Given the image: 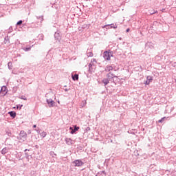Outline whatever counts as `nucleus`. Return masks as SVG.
<instances>
[{"mask_svg": "<svg viewBox=\"0 0 176 176\" xmlns=\"http://www.w3.org/2000/svg\"><path fill=\"white\" fill-rule=\"evenodd\" d=\"M106 77L109 82H111V83H114L115 85H116L114 78H118V76L113 74V73L109 72L106 75Z\"/></svg>", "mask_w": 176, "mask_h": 176, "instance_id": "f257e3e1", "label": "nucleus"}, {"mask_svg": "<svg viewBox=\"0 0 176 176\" xmlns=\"http://www.w3.org/2000/svg\"><path fill=\"white\" fill-rule=\"evenodd\" d=\"M72 164L74 167H82L85 162H82L81 160H76L72 162Z\"/></svg>", "mask_w": 176, "mask_h": 176, "instance_id": "f03ea898", "label": "nucleus"}, {"mask_svg": "<svg viewBox=\"0 0 176 176\" xmlns=\"http://www.w3.org/2000/svg\"><path fill=\"white\" fill-rule=\"evenodd\" d=\"M103 28H106V30H109V28H113L114 30H116V28H118V25L116 23L107 24L104 25Z\"/></svg>", "mask_w": 176, "mask_h": 176, "instance_id": "7ed1b4c3", "label": "nucleus"}, {"mask_svg": "<svg viewBox=\"0 0 176 176\" xmlns=\"http://www.w3.org/2000/svg\"><path fill=\"white\" fill-rule=\"evenodd\" d=\"M79 126L74 125V127L70 126L69 127V132L70 134H76V131L79 130Z\"/></svg>", "mask_w": 176, "mask_h": 176, "instance_id": "20e7f679", "label": "nucleus"}, {"mask_svg": "<svg viewBox=\"0 0 176 176\" xmlns=\"http://www.w3.org/2000/svg\"><path fill=\"white\" fill-rule=\"evenodd\" d=\"M46 102L49 105L50 108H53V107L56 105V102H54V100H53V99L51 98L47 99Z\"/></svg>", "mask_w": 176, "mask_h": 176, "instance_id": "39448f33", "label": "nucleus"}, {"mask_svg": "<svg viewBox=\"0 0 176 176\" xmlns=\"http://www.w3.org/2000/svg\"><path fill=\"white\" fill-rule=\"evenodd\" d=\"M54 39L60 42L61 41V33L60 31H57L54 33Z\"/></svg>", "mask_w": 176, "mask_h": 176, "instance_id": "423d86ee", "label": "nucleus"}, {"mask_svg": "<svg viewBox=\"0 0 176 176\" xmlns=\"http://www.w3.org/2000/svg\"><path fill=\"white\" fill-rule=\"evenodd\" d=\"M17 138L18 140H21L22 138L25 140V138H27V133H25L24 131H21L19 133V138L18 137Z\"/></svg>", "mask_w": 176, "mask_h": 176, "instance_id": "0eeeda50", "label": "nucleus"}, {"mask_svg": "<svg viewBox=\"0 0 176 176\" xmlns=\"http://www.w3.org/2000/svg\"><path fill=\"white\" fill-rule=\"evenodd\" d=\"M103 57L104 60H107V61H109L111 60V57L109 56V51H104L103 53Z\"/></svg>", "mask_w": 176, "mask_h": 176, "instance_id": "6e6552de", "label": "nucleus"}, {"mask_svg": "<svg viewBox=\"0 0 176 176\" xmlns=\"http://www.w3.org/2000/svg\"><path fill=\"white\" fill-rule=\"evenodd\" d=\"M0 93H1L3 96H6V94H8V87L6 86L1 87Z\"/></svg>", "mask_w": 176, "mask_h": 176, "instance_id": "1a4fd4ad", "label": "nucleus"}, {"mask_svg": "<svg viewBox=\"0 0 176 176\" xmlns=\"http://www.w3.org/2000/svg\"><path fill=\"white\" fill-rule=\"evenodd\" d=\"M153 80V77L151 76H148L146 77V80L144 81V85H149V83H151V82H152Z\"/></svg>", "mask_w": 176, "mask_h": 176, "instance_id": "9d476101", "label": "nucleus"}, {"mask_svg": "<svg viewBox=\"0 0 176 176\" xmlns=\"http://www.w3.org/2000/svg\"><path fill=\"white\" fill-rule=\"evenodd\" d=\"M89 72L91 74V72H94L96 71V69L94 68V65L93 63H89Z\"/></svg>", "mask_w": 176, "mask_h": 176, "instance_id": "9b49d317", "label": "nucleus"}, {"mask_svg": "<svg viewBox=\"0 0 176 176\" xmlns=\"http://www.w3.org/2000/svg\"><path fill=\"white\" fill-rule=\"evenodd\" d=\"M8 115H10V118H12V119H14L17 115L16 111H9Z\"/></svg>", "mask_w": 176, "mask_h": 176, "instance_id": "f8f14e48", "label": "nucleus"}, {"mask_svg": "<svg viewBox=\"0 0 176 176\" xmlns=\"http://www.w3.org/2000/svg\"><path fill=\"white\" fill-rule=\"evenodd\" d=\"M72 78L73 79V80H79V74H72Z\"/></svg>", "mask_w": 176, "mask_h": 176, "instance_id": "ddd939ff", "label": "nucleus"}, {"mask_svg": "<svg viewBox=\"0 0 176 176\" xmlns=\"http://www.w3.org/2000/svg\"><path fill=\"white\" fill-rule=\"evenodd\" d=\"M8 151H9V148H8V147H4L1 151V155H6V153H8Z\"/></svg>", "mask_w": 176, "mask_h": 176, "instance_id": "4468645a", "label": "nucleus"}, {"mask_svg": "<svg viewBox=\"0 0 176 176\" xmlns=\"http://www.w3.org/2000/svg\"><path fill=\"white\" fill-rule=\"evenodd\" d=\"M65 142L67 145H72V138H66Z\"/></svg>", "mask_w": 176, "mask_h": 176, "instance_id": "2eb2a0df", "label": "nucleus"}, {"mask_svg": "<svg viewBox=\"0 0 176 176\" xmlns=\"http://www.w3.org/2000/svg\"><path fill=\"white\" fill-rule=\"evenodd\" d=\"M3 43L4 45H6V43H10L9 36H7L4 38Z\"/></svg>", "mask_w": 176, "mask_h": 176, "instance_id": "dca6fc26", "label": "nucleus"}, {"mask_svg": "<svg viewBox=\"0 0 176 176\" xmlns=\"http://www.w3.org/2000/svg\"><path fill=\"white\" fill-rule=\"evenodd\" d=\"M112 69H113L112 66H107L104 71L105 72H109V71H112Z\"/></svg>", "mask_w": 176, "mask_h": 176, "instance_id": "f3484780", "label": "nucleus"}, {"mask_svg": "<svg viewBox=\"0 0 176 176\" xmlns=\"http://www.w3.org/2000/svg\"><path fill=\"white\" fill-rule=\"evenodd\" d=\"M32 47V46H26L23 48V50H24V52H30V50H31Z\"/></svg>", "mask_w": 176, "mask_h": 176, "instance_id": "a211bd4d", "label": "nucleus"}, {"mask_svg": "<svg viewBox=\"0 0 176 176\" xmlns=\"http://www.w3.org/2000/svg\"><path fill=\"white\" fill-rule=\"evenodd\" d=\"M109 80L107 78H103L102 82L104 83V86H107L109 83Z\"/></svg>", "mask_w": 176, "mask_h": 176, "instance_id": "6ab92c4d", "label": "nucleus"}, {"mask_svg": "<svg viewBox=\"0 0 176 176\" xmlns=\"http://www.w3.org/2000/svg\"><path fill=\"white\" fill-rule=\"evenodd\" d=\"M155 13H157V10L155 11V10H153V9H151V10H148V14L150 15L155 14Z\"/></svg>", "mask_w": 176, "mask_h": 176, "instance_id": "aec40b11", "label": "nucleus"}, {"mask_svg": "<svg viewBox=\"0 0 176 176\" xmlns=\"http://www.w3.org/2000/svg\"><path fill=\"white\" fill-rule=\"evenodd\" d=\"M167 119H168V117H163L160 120H159L157 122L158 123H163V122H164L165 120H167Z\"/></svg>", "mask_w": 176, "mask_h": 176, "instance_id": "412c9836", "label": "nucleus"}, {"mask_svg": "<svg viewBox=\"0 0 176 176\" xmlns=\"http://www.w3.org/2000/svg\"><path fill=\"white\" fill-rule=\"evenodd\" d=\"M40 135L41 137H43V138H45V137H46V135H47V133L45 131H43L42 133H40Z\"/></svg>", "mask_w": 176, "mask_h": 176, "instance_id": "4be33fe9", "label": "nucleus"}, {"mask_svg": "<svg viewBox=\"0 0 176 176\" xmlns=\"http://www.w3.org/2000/svg\"><path fill=\"white\" fill-rule=\"evenodd\" d=\"M37 20H41V23H42V21H43V16H36Z\"/></svg>", "mask_w": 176, "mask_h": 176, "instance_id": "5701e85b", "label": "nucleus"}, {"mask_svg": "<svg viewBox=\"0 0 176 176\" xmlns=\"http://www.w3.org/2000/svg\"><path fill=\"white\" fill-rule=\"evenodd\" d=\"M87 57H93L94 54L91 52H87Z\"/></svg>", "mask_w": 176, "mask_h": 176, "instance_id": "b1692460", "label": "nucleus"}, {"mask_svg": "<svg viewBox=\"0 0 176 176\" xmlns=\"http://www.w3.org/2000/svg\"><path fill=\"white\" fill-rule=\"evenodd\" d=\"M50 156H52V157H54V156H57V154H56V153H54V151H50Z\"/></svg>", "mask_w": 176, "mask_h": 176, "instance_id": "393cba45", "label": "nucleus"}, {"mask_svg": "<svg viewBox=\"0 0 176 176\" xmlns=\"http://www.w3.org/2000/svg\"><path fill=\"white\" fill-rule=\"evenodd\" d=\"M109 57H115V56H113V52L111 51V50H109Z\"/></svg>", "mask_w": 176, "mask_h": 176, "instance_id": "a878e982", "label": "nucleus"}, {"mask_svg": "<svg viewBox=\"0 0 176 176\" xmlns=\"http://www.w3.org/2000/svg\"><path fill=\"white\" fill-rule=\"evenodd\" d=\"M12 65V62H9V63H8V67L9 69H12V67H11Z\"/></svg>", "mask_w": 176, "mask_h": 176, "instance_id": "bb28decb", "label": "nucleus"}, {"mask_svg": "<svg viewBox=\"0 0 176 176\" xmlns=\"http://www.w3.org/2000/svg\"><path fill=\"white\" fill-rule=\"evenodd\" d=\"M23 108V104H17L16 105V109H21Z\"/></svg>", "mask_w": 176, "mask_h": 176, "instance_id": "cd10ccee", "label": "nucleus"}, {"mask_svg": "<svg viewBox=\"0 0 176 176\" xmlns=\"http://www.w3.org/2000/svg\"><path fill=\"white\" fill-rule=\"evenodd\" d=\"M134 130L135 129H132L128 131V133H129V134H133V135H135V133L133 132Z\"/></svg>", "mask_w": 176, "mask_h": 176, "instance_id": "c85d7f7f", "label": "nucleus"}, {"mask_svg": "<svg viewBox=\"0 0 176 176\" xmlns=\"http://www.w3.org/2000/svg\"><path fill=\"white\" fill-rule=\"evenodd\" d=\"M6 133L8 137H12V132L6 131Z\"/></svg>", "mask_w": 176, "mask_h": 176, "instance_id": "c756f323", "label": "nucleus"}, {"mask_svg": "<svg viewBox=\"0 0 176 176\" xmlns=\"http://www.w3.org/2000/svg\"><path fill=\"white\" fill-rule=\"evenodd\" d=\"M21 24H23V20H19V21L16 23V25H21Z\"/></svg>", "mask_w": 176, "mask_h": 176, "instance_id": "7c9ffc66", "label": "nucleus"}, {"mask_svg": "<svg viewBox=\"0 0 176 176\" xmlns=\"http://www.w3.org/2000/svg\"><path fill=\"white\" fill-rule=\"evenodd\" d=\"M135 156H140V153H138V150L134 151Z\"/></svg>", "mask_w": 176, "mask_h": 176, "instance_id": "2f4dec72", "label": "nucleus"}, {"mask_svg": "<svg viewBox=\"0 0 176 176\" xmlns=\"http://www.w3.org/2000/svg\"><path fill=\"white\" fill-rule=\"evenodd\" d=\"M25 156L26 159H30V156L31 157V155H28V153H25Z\"/></svg>", "mask_w": 176, "mask_h": 176, "instance_id": "473e14b6", "label": "nucleus"}, {"mask_svg": "<svg viewBox=\"0 0 176 176\" xmlns=\"http://www.w3.org/2000/svg\"><path fill=\"white\" fill-rule=\"evenodd\" d=\"M21 100H24L25 101H27V97L22 96L20 97Z\"/></svg>", "mask_w": 176, "mask_h": 176, "instance_id": "72a5a7b5", "label": "nucleus"}, {"mask_svg": "<svg viewBox=\"0 0 176 176\" xmlns=\"http://www.w3.org/2000/svg\"><path fill=\"white\" fill-rule=\"evenodd\" d=\"M77 148L78 149V151H83V146H78Z\"/></svg>", "mask_w": 176, "mask_h": 176, "instance_id": "f704fd0d", "label": "nucleus"}, {"mask_svg": "<svg viewBox=\"0 0 176 176\" xmlns=\"http://www.w3.org/2000/svg\"><path fill=\"white\" fill-rule=\"evenodd\" d=\"M87 131H90V127H87L85 130V133H87Z\"/></svg>", "mask_w": 176, "mask_h": 176, "instance_id": "c9c22d12", "label": "nucleus"}, {"mask_svg": "<svg viewBox=\"0 0 176 176\" xmlns=\"http://www.w3.org/2000/svg\"><path fill=\"white\" fill-rule=\"evenodd\" d=\"M36 133H38V134H41V131H42V130L38 129H36Z\"/></svg>", "mask_w": 176, "mask_h": 176, "instance_id": "e433bc0d", "label": "nucleus"}, {"mask_svg": "<svg viewBox=\"0 0 176 176\" xmlns=\"http://www.w3.org/2000/svg\"><path fill=\"white\" fill-rule=\"evenodd\" d=\"M91 63H97V60H96V58H93L91 60Z\"/></svg>", "mask_w": 176, "mask_h": 176, "instance_id": "4c0bfd02", "label": "nucleus"}, {"mask_svg": "<svg viewBox=\"0 0 176 176\" xmlns=\"http://www.w3.org/2000/svg\"><path fill=\"white\" fill-rule=\"evenodd\" d=\"M100 173H101V174H104V175H107V173H105V170H102V171H101Z\"/></svg>", "mask_w": 176, "mask_h": 176, "instance_id": "58836bf2", "label": "nucleus"}, {"mask_svg": "<svg viewBox=\"0 0 176 176\" xmlns=\"http://www.w3.org/2000/svg\"><path fill=\"white\" fill-rule=\"evenodd\" d=\"M172 65H173L174 67H176V62H174V63L172 64Z\"/></svg>", "mask_w": 176, "mask_h": 176, "instance_id": "ea45409f", "label": "nucleus"}, {"mask_svg": "<svg viewBox=\"0 0 176 176\" xmlns=\"http://www.w3.org/2000/svg\"><path fill=\"white\" fill-rule=\"evenodd\" d=\"M87 27V25H83L82 26V28H86Z\"/></svg>", "mask_w": 176, "mask_h": 176, "instance_id": "a19ab883", "label": "nucleus"}, {"mask_svg": "<svg viewBox=\"0 0 176 176\" xmlns=\"http://www.w3.org/2000/svg\"><path fill=\"white\" fill-rule=\"evenodd\" d=\"M126 32H130V28H127Z\"/></svg>", "mask_w": 176, "mask_h": 176, "instance_id": "79ce46f5", "label": "nucleus"}, {"mask_svg": "<svg viewBox=\"0 0 176 176\" xmlns=\"http://www.w3.org/2000/svg\"><path fill=\"white\" fill-rule=\"evenodd\" d=\"M33 129H36V124L33 125Z\"/></svg>", "mask_w": 176, "mask_h": 176, "instance_id": "37998d69", "label": "nucleus"}, {"mask_svg": "<svg viewBox=\"0 0 176 176\" xmlns=\"http://www.w3.org/2000/svg\"><path fill=\"white\" fill-rule=\"evenodd\" d=\"M34 148H36V149H38V148H39V146L35 145V146H34Z\"/></svg>", "mask_w": 176, "mask_h": 176, "instance_id": "c03bdc74", "label": "nucleus"}, {"mask_svg": "<svg viewBox=\"0 0 176 176\" xmlns=\"http://www.w3.org/2000/svg\"><path fill=\"white\" fill-rule=\"evenodd\" d=\"M113 60H115V61H116V60H118L117 58H116V57H113Z\"/></svg>", "mask_w": 176, "mask_h": 176, "instance_id": "a18cd8bd", "label": "nucleus"}, {"mask_svg": "<svg viewBox=\"0 0 176 176\" xmlns=\"http://www.w3.org/2000/svg\"><path fill=\"white\" fill-rule=\"evenodd\" d=\"M28 134H31V130H29V131H28Z\"/></svg>", "mask_w": 176, "mask_h": 176, "instance_id": "49530a36", "label": "nucleus"}, {"mask_svg": "<svg viewBox=\"0 0 176 176\" xmlns=\"http://www.w3.org/2000/svg\"><path fill=\"white\" fill-rule=\"evenodd\" d=\"M151 43H152L151 42H148L147 43H146V45H151Z\"/></svg>", "mask_w": 176, "mask_h": 176, "instance_id": "de8ad7c7", "label": "nucleus"}, {"mask_svg": "<svg viewBox=\"0 0 176 176\" xmlns=\"http://www.w3.org/2000/svg\"><path fill=\"white\" fill-rule=\"evenodd\" d=\"M27 151H30V150L26 148V149L24 150V152H27Z\"/></svg>", "mask_w": 176, "mask_h": 176, "instance_id": "09e8293b", "label": "nucleus"}, {"mask_svg": "<svg viewBox=\"0 0 176 176\" xmlns=\"http://www.w3.org/2000/svg\"><path fill=\"white\" fill-rule=\"evenodd\" d=\"M65 91H68V89H65Z\"/></svg>", "mask_w": 176, "mask_h": 176, "instance_id": "8fccbe9b", "label": "nucleus"}, {"mask_svg": "<svg viewBox=\"0 0 176 176\" xmlns=\"http://www.w3.org/2000/svg\"><path fill=\"white\" fill-rule=\"evenodd\" d=\"M85 105H86V102L83 103V105L82 107H85Z\"/></svg>", "mask_w": 176, "mask_h": 176, "instance_id": "3c124183", "label": "nucleus"}]
</instances>
